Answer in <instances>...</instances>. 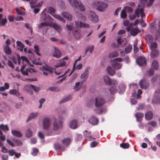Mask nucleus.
Wrapping results in <instances>:
<instances>
[{
    "label": "nucleus",
    "mask_w": 160,
    "mask_h": 160,
    "mask_svg": "<svg viewBox=\"0 0 160 160\" xmlns=\"http://www.w3.org/2000/svg\"><path fill=\"white\" fill-rule=\"evenodd\" d=\"M68 1L73 8H77L82 11L85 10V7L83 6L79 0H68Z\"/></svg>",
    "instance_id": "nucleus-1"
},
{
    "label": "nucleus",
    "mask_w": 160,
    "mask_h": 160,
    "mask_svg": "<svg viewBox=\"0 0 160 160\" xmlns=\"http://www.w3.org/2000/svg\"><path fill=\"white\" fill-rule=\"evenodd\" d=\"M90 102L94 103L96 107H98L103 106L105 103L106 101L103 97L99 96L96 98L95 100H91Z\"/></svg>",
    "instance_id": "nucleus-2"
},
{
    "label": "nucleus",
    "mask_w": 160,
    "mask_h": 160,
    "mask_svg": "<svg viewBox=\"0 0 160 160\" xmlns=\"http://www.w3.org/2000/svg\"><path fill=\"white\" fill-rule=\"evenodd\" d=\"M48 10L47 12L48 13H50L52 15L53 17L56 18L58 20L61 21L63 23L65 22V20L62 18L61 16L58 15L54 13L55 11V10L54 8L51 7H48Z\"/></svg>",
    "instance_id": "nucleus-3"
},
{
    "label": "nucleus",
    "mask_w": 160,
    "mask_h": 160,
    "mask_svg": "<svg viewBox=\"0 0 160 160\" xmlns=\"http://www.w3.org/2000/svg\"><path fill=\"white\" fill-rule=\"evenodd\" d=\"M95 4L97 6V9L100 11H104L108 6L107 3L102 2H96Z\"/></svg>",
    "instance_id": "nucleus-4"
},
{
    "label": "nucleus",
    "mask_w": 160,
    "mask_h": 160,
    "mask_svg": "<svg viewBox=\"0 0 160 160\" xmlns=\"http://www.w3.org/2000/svg\"><path fill=\"white\" fill-rule=\"evenodd\" d=\"M41 69L44 75H47L48 73L52 74L53 72V68L47 65L42 66Z\"/></svg>",
    "instance_id": "nucleus-5"
},
{
    "label": "nucleus",
    "mask_w": 160,
    "mask_h": 160,
    "mask_svg": "<svg viewBox=\"0 0 160 160\" xmlns=\"http://www.w3.org/2000/svg\"><path fill=\"white\" fill-rule=\"evenodd\" d=\"M139 85L142 89L146 90L149 88V83L147 80L143 79L139 81Z\"/></svg>",
    "instance_id": "nucleus-6"
},
{
    "label": "nucleus",
    "mask_w": 160,
    "mask_h": 160,
    "mask_svg": "<svg viewBox=\"0 0 160 160\" xmlns=\"http://www.w3.org/2000/svg\"><path fill=\"white\" fill-rule=\"evenodd\" d=\"M43 128L45 129H48L51 125L50 119L48 117L45 118L42 121Z\"/></svg>",
    "instance_id": "nucleus-7"
},
{
    "label": "nucleus",
    "mask_w": 160,
    "mask_h": 160,
    "mask_svg": "<svg viewBox=\"0 0 160 160\" xmlns=\"http://www.w3.org/2000/svg\"><path fill=\"white\" fill-rule=\"evenodd\" d=\"M89 17L90 19L93 22H97L98 21V16L92 11H90Z\"/></svg>",
    "instance_id": "nucleus-8"
},
{
    "label": "nucleus",
    "mask_w": 160,
    "mask_h": 160,
    "mask_svg": "<svg viewBox=\"0 0 160 160\" xmlns=\"http://www.w3.org/2000/svg\"><path fill=\"white\" fill-rule=\"evenodd\" d=\"M136 62L140 66L146 65V61L145 58L143 57H140L137 60Z\"/></svg>",
    "instance_id": "nucleus-9"
},
{
    "label": "nucleus",
    "mask_w": 160,
    "mask_h": 160,
    "mask_svg": "<svg viewBox=\"0 0 160 160\" xmlns=\"http://www.w3.org/2000/svg\"><path fill=\"white\" fill-rule=\"evenodd\" d=\"M88 122L93 125H97L98 122V120L94 116H92L89 119Z\"/></svg>",
    "instance_id": "nucleus-10"
},
{
    "label": "nucleus",
    "mask_w": 160,
    "mask_h": 160,
    "mask_svg": "<svg viewBox=\"0 0 160 160\" xmlns=\"http://www.w3.org/2000/svg\"><path fill=\"white\" fill-rule=\"evenodd\" d=\"M62 122L61 121L59 122V125L56 122H54L53 123V130L55 131H57L59 128H62Z\"/></svg>",
    "instance_id": "nucleus-11"
},
{
    "label": "nucleus",
    "mask_w": 160,
    "mask_h": 160,
    "mask_svg": "<svg viewBox=\"0 0 160 160\" xmlns=\"http://www.w3.org/2000/svg\"><path fill=\"white\" fill-rule=\"evenodd\" d=\"M152 103L154 104H160V96L155 95L152 100Z\"/></svg>",
    "instance_id": "nucleus-12"
},
{
    "label": "nucleus",
    "mask_w": 160,
    "mask_h": 160,
    "mask_svg": "<svg viewBox=\"0 0 160 160\" xmlns=\"http://www.w3.org/2000/svg\"><path fill=\"white\" fill-rule=\"evenodd\" d=\"M54 48L55 52L54 54L53 55V56L57 58H58L60 57L61 56V54L60 50L55 47H54Z\"/></svg>",
    "instance_id": "nucleus-13"
},
{
    "label": "nucleus",
    "mask_w": 160,
    "mask_h": 160,
    "mask_svg": "<svg viewBox=\"0 0 160 160\" xmlns=\"http://www.w3.org/2000/svg\"><path fill=\"white\" fill-rule=\"evenodd\" d=\"M17 47L18 50H19L20 51L22 52L23 48L25 46L21 42L17 41L16 42Z\"/></svg>",
    "instance_id": "nucleus-14"
},
{
    "label": "nucleus",
    "mask_w": 160,
    "mask_h": 160,
    "mask_svg": "<svg viewBox=\"0 0 160 160\" xmlns=\"http://www.w3.org/2000/svg\"><path fill=\"white\" fill-rule=\"evenodd\" d=\"M103 78L105 84L108 86L111 85V79L107 75L103 76Z\"/></svg>",
    "instance_id": "nucleus-15"
},
{
    "label": "nucleus",
    "mask_w": 160,
    "mask_h": 160,
    "mask_svg": "<svg viewBox=\"0 0 160 160\" xmlns=\"http://www.w3.org/2000/svg\"><path fill=\"white\" fill-rule=\"evenodd\" d=\"M107 71L108 73L111 76H113L115 74V70L112 69L111 66L107 67Z\"/></svg>",
    "instance_id": "nucleus-16"
},
{
    "label": "nucleus",
    "mask_w": 160,
    "mask_h": 160,
    "mask_svg": "<svg viewBox=\"0 0 160 160\" xmlns=\"http://www.w3.org/2000/svg\"><path fill=\"white\" fill-rule=\"evenodd\" d=\"M11 133L13 136L18 137L20 138L22 136V133L18 131L12 130L11 131Z\"/></svg>",
    "instance_id": "nucleus-17"
},
{
    "label": "nucleus",
    "mask_w": 160,
    "mask_h": 160,
    "mask_svg": "<svg viewBox=\"0 0 160 160\" xmlns=\"http://www.w3.org/2000/svg\"><path fill=\"white\" fill-rule=\"evenodd\" d=\"M70 127L72 129H75L77 126V122L76 120L72 121L70 123Z\"/></svg>",
    "instance_id": "nucleus-18"
},
{
    "label": "nucleus",
    "mask_w": 160,
    "mask_h": 160,
    "mask_svg": "<svg viewBox=\"0 0 160 160\" xmlns=\"http://www.w3.org/2000/svg\"><path fill=\"white\" fill-rule=\"evenodd\" d=\"M135 117L138 122H140L144 116L143 114L140 112L136 113L135 115Z\"/></svg>",
    "instance_id": "nucleus-19"
},
{
    "label": "nucleus",
    "mask_w": 160,
    "mask_h": 160,
    "mask_svg": "<svg viewBox=\"0 0 160 160\" xmlns=\"http://www.w3.org/2000/svg\"><path fill=\"white\" fill-rule=\"evenodd\" d=\"M71 140L70 138H66L62 140V143L65 146H68L71 143Z\"/></svg>",
    "instance_id": "nucleus-20"
},
{
    "label": "nucleus",
    "mask_w": 160,
    "mask_h": 160,
    "mask_svg": "<svg viewBox=\"0 0 160 160\" xmlns=\"http://www.w3.org/2000/svg\"><path fill=\"white\" fill-rule=\"evenodd\" d=\"M158 68V62L156 60H154L152 63L151 68L157 70Z\"/></svg>",
    "instance_id": "nucleus-21"
},
{
    "label": "nucleus",
    "mask_w": 160,
    "mask_h": 160,
    "mask_svg": "<svg viewBox=\"0 0 160 160\" xmlns=\"http://www.w3.org/2000/svg\"><path fill=\"white\" fill-rule=\"evenodd\" d=\"M9 93L11 94L16 95L18 97H19L20 95V93L16 89H13L11 90L9 92Z\"/></svg>",
    "instance_id": "nucleus-22"
},
{
    "label": "nucleus",
    "mask_w": 160,
    "mask_h": 160,
    "mask_svg": "<svg viewBox=\"0 0 160 160\" xmlns=\"http://www.w3.org/2000/svg\"><path fill=\"white\" fill-rule=\"evenodd\" d=\"M54 147L55 149L57 150L61 151H64V147L59 143L55 144Z\"/></svg>",
    "instance_id": "nucleus-23"
},
{
    "label": "nucleus",
    "mask_w": 160,
    "mask_h": 160,
    "mask_svg": "<svg viewBox=\"0 0 160 160\" xmlns=\"http://www.w3.org/2000/svg\"><path fill=\"white\" fill-rule=\"evenodd\" d=\"M145 117L146 119L150 120L152 119L153 117V114L151 111H149L145 114Z\"/></svg>",
    "instance_id": "nucleus-24"
},
{
    "label": "nucleus",
    "mask_w": 160,
    "mask_h": 160,
    "mask_svg": "<svg viewBox=\"0 0 160 160\" xmlns=\"http://www.w3.org/2000/svg\"><path fill=\"white\" fill-rule=\"evenodd\" d=\"M62 16L68 20L71 21L72 18V16L67 12H63L62 13Z\"/></svg>",
    "instance_id": "nucleus-25"
},
{
    "label": "nucleus",
    "mask_w": 160,
    "mask_h": 160,
    "mask_svg": "<svg viewBox=\"0 0 160 160\" xmlns=\"http://www.w3.org/2000/svg\"><path fill=\"white\" fill-rule=\"evenodd\" d=\"M138 28L137 27L133 28L131 30V34L132 35L135 36L139 32Z\"/></svg>",
    "instance_id": "nucleus-26"
},
{
    "label": "nucleus",
    "mask_w": 160,
    "mask_h": 160,
    "mask_svg": "<svg viewBox=\"0 0 160 160\" xmlns=\"http://www.w3.org/2000/svg\"><path fill=\"white\" fill-rule=\"evenodd\" d=\"M38 115V113L36 112L35 113H32L29 115L28 118L26 120L27 122H28L32 118H34L37 117Z\"/></svg>",
    "instance_id": "nucleus-27"
},
{
    "label": "nucleus",
    "mask_w": 160,
    "mask_h": 160,
    "mask_svg": "<svg viewBox=\"0 0 160 160\" xmlns=\"http://www.w3.org/2000/svg\"><path fill=\"white\" fill-rule=\"evenodd\" d=\"M112 66L115 69L117 70L119 69L122 67V64L116 62L112 63Z\"/></svg>",
    "instance_id": "nucleus-28"
},
{
    "label": "nucleus",
    "mask_w": 160,
    "mask_h": 160,
    "mask_svg": "<svg viewBox=\"0 0 160 160\" xmlns=\"http://www.w3.org/2000/svg\"><path fill=\"white\" fill-rule=\"evenodd\" d=\"M3 49L4 51L8 55L11 54L12 53L11 49L8 45H6L3 48Z\"/></svg>",
    "instance_id": "nucleus-29"
},
{
    "label": "nucleus",
    "mask_w": 160,
    "mask_h": 160,
    "mask_svg": "<svg viewBox=\"0 0 160 160\" xmlns=\"http://www.w3.org/2000/svg\"><path fill=\"white\" fill-rule=\"evenodd\" d=\"M31 73L32 72H35L34 71V70L31 68H28L26 69L25 71H22V73L25 75L27 76L28 75V72Z\"/></svg>",
    "instance_id": "nucleus-30"
},
{
    "label": "nucleus",
    "mask_w": 160,
    "mask_h": 160,
    "mask_svg": "<svg viewBox=\"0 0 160 160\" xmlns=\"http://www.w3.org/2000/svg\"><path fill=\"white\" fill-rule=\"evenodd\" d=\"M108 90L111 94L113 95L117 92V89L115 86H113L109 88Z\"/></svg>",
    "instance_id": "nucleus-31"
},
{
    "label": "nucleus",
    "mask_w": 160,
    "mask_h": 160,
    "mask_svg": "<svg viewBox=\"0 0 160 160\" xmlns=\"http://www.w3.org/2000/svg\"><path fill=\"white\" fill-rule=\"evenodd\" d=\"M90 69V67H88L85 70L84 72L82 73L81 76V78H83L86 77L88 74V70Z\"/></svg>",
    "instance_id": "nucleus-32"
},
{
    "label": "nucleus",
    "mask_w": 160,
    "mask_h": 160,
    "mask_svg": "<svg viewBox=\"0 0 160 160\" xmlns=\"http://www.w3.org/2000/svg\"><path fill=\"white\" fill-rule=\"evenodd\" d=\"M158 51L156 49L152 50L151 53V56L153 58L157 57L158 55Z\"/></svg>",
    "instance_id": "nucleus-33"
},
{
    "label": "nucleus",
    "mask_w": 160,
    "mask_h": 160,
    "mask_svg": "<svg viewBox=\"0 0 160 160\" xmlns=\"http://www.w3.org/2000/svg\"><path fill=\"white\" fill-rule=\"evenodd\" d=\"M52 27L58 32H60L61 31V26L56 23H53L52 25Z\"/></svg>",
    "instance_id": "nucleus-34"
},
{
    "label": "nucleus",
    "mask_w": 160,
    "mask_h": 160,
    "mask_svg": "<svg viewBox=\"0 0 160 160\" xmlns=\"http://www.w3.org/2000/svg\"><path fill=\"white\" fill-rule=\"evenodd\" d=\"M48 17L49 18H50L51 17L46 13L42 12L41 14V18L42 21H46V18Z\"/></svg>",
    "instance_id": "nucleus-35"
},
{
    "label": "nucleus",
    "mask_w": 160,
    "mask_h": 160,
    "mask_svg": "<svg viewBox=\"0 0 160 160\" xmlns=\"http://www.w3.org/2000/svg\"><path fill=\"white\" fill-rule=\"evenodd\" d=\"M73 35L75 38L77 39H79L81 37L80 32L78 30L75 31L73 33Z\"/></svg>",
    "instance_id": "nucleus-36"
},
{
    "label": "nucleus",
    "mask_w": 160,
    "mask_h": 160,
    "mask_svg": "<svg viewBox=\"0 0 160 160\" xmlns=\"http://www.w3.org/2000/svg\"><path fill=\"white\" fill-rule=\"evenodd\" d=\"M119 55L117 51H115L110 53L109 55V57L110 58H113L118 57Z\"/></svg>",
    "instance_id": "nucleus-37"
},
{
    "label": "nucleus",
    "mask_w": 160,
    "mask_h": 160,
    "mask_svg": "<svg viewBox=\"0 0 160 160\" xmlns=\"http://www.w3.org/2000/svg\"><path fill=\"white\" fill-rule=\"evenodd\" d=\"M119 88L120 89V93H123L125 91L126 88L125 85L122 83H121L119 84Z\"/></svg>",
    "instance_id": "nucleus-38"
},
{
    "label": "nucleus",
    "mask_w": 160,
    "mask_h": 160,
    "mask_svg": "<svg viewBox=\"0 0 160 160\" xmlns=\"http://www.w3.org/2000/svg\"><path fill=\"white\" fill-rule=\"evenodd\" d=\"M145 39L148 42H152L153 40V38L150 35H147L145 38Z\"/></svg>",
    "instance_id": "nucleus-39"
},
{
    "label": "nucleus",
    "mask_w": 160,
    "mask_h": 160,
    "mask_svg": "<svg viewBox=\"0 0 160 160\" xmlns=\"http://www.w3.org/2000/svg\"><path fill=\"white\" fill-rule=\"evenodd\" d=\"M12 140L17 146H21L22 144V143L19 140L15 139L14 138H12Z\"/></svg>",
    "instance_id": "nucleus-40"
},
{
    "label": "nucleus",
    "mask_w": 160,
    "mask_h": 160,
    "mask_svg": "<svg viewBox=\"0 0 160 160\" xmlns=\"http://www.w3.org/2000/svg\"><path fill=\"white\" fill-rule=\"evenodd\" d=\"M120 17L123 19H125L127 17V14L124 9L122 10L120 13Z\"/></svg>",
    "instance_id": "nucleus-41"
},
{
    "label": "nucleus",
    "mask_w": 160,
    "mask_h": 160,
    "mask_svg": "<svg viewBox=\"0 0 160 160\" xmlns=\"http://www.w3.org/2000/svg\"><path fill=\"white\" fill-rule=\"evenodd\" d=\"M26 137L28 138H30L32 137V132L31 131L30 129H28L27 130L25 133Z\"/></svg>",
    "instance_id": "nucleus-42"
},
{
    "label": "nucleus",
    "mask_w": 160,
    "mask_h": 160,
    "mask_svg": "<svg viewBox=\"0 0 160 160\" xmlns=\"http://www.w3.org/2000/svg\"><path fill=\"white\" fill-rule=\"evenodd\" d=\"M132 45L129 44L128 46L125 48V51L126 53H130L132 50Z\"/></svg>",
    "instance_id": "nucleus-43"
},
{
    "label": "nucleus",
    "mask_w": 160,
    "mask_h": 160,
    "mask_svg": "<svg viewBox=\"0 0 160 160\" xmlns=\"http://www.w3.org/2000/svg\"><path fill=\"white\" fill-rule=\"evenodd\" d=\"M120 146L121 148L123 149H127L129 147V144L128 143H123L120 144Z\"/></svg>",
    "instance_id": "nucleus-44"
},
{
    "label": "nucleus",
    "mask_w": 160,
    "mask_h": 160,
    "mask_svg": "<svg viewBox=\"0 0 160 160\" xmlns=\"http://www.w3.org/2000/svg\"><path fill=\"white\" fill-rule=\"evenodd\" d=\"M94 48V46H90V47H89L88 48H87V49H86V51H85V55L84 56L86 55L87 52L88 51H89L90 53H92V52L93 51Z\"/></svg>",
    "instance_id": "nucleus-45"
},
{
    "label": "nucleus",
    "mask_w": 160,
    "mask_h": 160,
    "mask_svg": "<svg viewBox=\"0 0 160 160\" xmlns=\"http://www.w3.org/2000/svg\"><path fill=\"white\" fill-rule=\"evenodd\" d=\"M79 26L81 28H89V25L88 24L83 23L80 22L79 23Z\"/></svg>",
    "instance_id": "nucleus-46"
},
{
    "label": "nucleus",
    "mask_w": 160,
    "mask_h": 160,
    "mask_svg": "<svg viewBox=\"0 0 160 160\" xmlns=\"http://www.w3.org/2000/svg\"><path fill=\"white\" fill-rule=\"evenodd\" d=\"M0 128L4 131L9 130L8 127L7 125L1 124L0 125Z\"/></svg>",
    "instance_id": "nucleus-47"
},
{
    "label": "nucleus",
    "mask_w": 160,
    "mask_h": 160,
    "mask_svg": "<svg viewBox=\"0 0 160 160\" xmlns=\"http://www.w3.org/2000/svg\"><path fill=\"white\" fill-rule=\"evenodd\" d=\"M25 27L27 29L30 30L31 34L33 32V29L32 27L30 26V24L28 23H26L25 24Z\"/></svg>",
    "instance_id": "nucleus-48"
},
{
    "label": "nucleus",
    "mask_w": 160,
    "mask_h": 160,
    "mask_svg": "<svg viewBox=\"0 0 160 160\" xmlns=\"http://www.w3.org/2000/svg\"><path fill=\"white\" fill-rule=\"evenodd\" d=\"M32 152H31V154L33 156H36L39 152V150L35 148H33L32 149Z\"/></svg>",
    "instance_id": "nucleus-49"
},
{
    "label": "nucleus",
    "mask_w": 160,
    "mask_h": 160,
    "mask_svg": "<svg viewBox=\"0 0 160 160\" xmlns=\"http://www.w3.org/2000/svg\"><path fill=\"white\" fill-rule=\"evenodd\" d=\"M7 22V20L6 18L2 19H0V26H4Z\"/></svg>",
    "instance_id": "nucleus-50"
},
{
    "label": "nucleus",
    "mask_w": 160,
    "mask_h": 160,
    "mask_svg": "<svg viewBox=\"0 0 160 160\" xmlns=\"http://www.w3.org/2000/svg\"><path fill=\"white\" fill-rule=\"evenodd\" d=\"M49 89L52 91L58 92L60 90L59 88L58 87H52L49 88Z\"/></svg>",
    "instance_id": "nucleus-51"
},
{
    "label": "nucleus",
    "mask_w": 160,
    "mask_h": 160,
    "mask_svg": "<svg viewBox=\"0 0 160 160\" xmlns=\"http://www.w3.org/2000/svg\"><path fill=\"white\" fill-rule=\"evenodd\" d=\"M90 133V132H88V131L86 130H85L84 132V134L85 137H86L88 138L89 139H90V140H92V137L91 136H90L89 134Z\"/></svg>",
    "instance_id": "nucleus-52"
},
{
    "label": "nucleus",
    "mask_w": 160,
    "mask_h": 160,
    "mask_svg": "<svg viewBox=\"0 0 160 160\" xmlns=\"http://www.w3.org/2000/svg\"><path fill=\"white\" fill-rule=\"evenodd\" d=\"M34 51L36 54L38 55V56H40V54L39 53V48L38 46L37 45H35L34 47Z\"/></svg>",
    "instance_id": "nucleus-53"
},
{
    "label": "nucleus",
    "mask_w": 160,
    "mask_h": 160,
    "mask_svg": "<svg viewBox=\"0 0 160 160\" xmlns=\"http://www.w3.org/2000/svg\"><path fill=\"white\" fill-rule=\"evenodd\" d=\"M30 86L31 88H32L33 90L36 92H38L40 89V88L39 87H37L32 85H30Z\"/></svg>",
    "instance_id": "nucleus-54"
},
{
    "label": "nucleus",
    "mask_w": 160,
    "mask_h": 160,
    "mask_svg": "<svg viewBox=\"0 0 160 160\" xmlns=\"http://www.w3.org/2000/svg\"><path fill=\"white\" fill-rule=\"evenodd\" d=\"M48 26V23L47 22H43L39 24L38 26V28H42L44 26Z\"/></svg>",
    "instance_id": "nucleus-55"
},
{
    "label": "nucleus",
    "mask_w": 160,
    "mask_h": 160,
    "mask_svg": "<svg viewBox=\"0 0 160 160\" xmlns=\"http://www.w3.org/2000/svg\"><path fill=\"white\" fill-rule=\"evenodd\" d=\"M157 47V43L156 42L152 43L150 46L151 49L155 48Z\"/></svg>",
    "instance_id": "nucleus-56"
},
{
    "label": "nucleus",
    "mask_w": 160,
    "mask_h": 160,
    "mask_svg": "<svg viewBox=\"0 0 160 160\" xmlns=\"http://www.w3.org/2000/svg\"><path fill=\"white\" fill-rule=\"evenodd\" d=\"M154 72V69L151 68L148 72V73L149 74V76H152Z\"/></svg>",
    "instance_id": "nucleus-57"
},
{
    "label": "nucleus",
    "mask_w": 160,
    "mask_h": 160,
    "mask_svg": "<svg viewBox=\"0 0 160 160\" xmlns=\"http://www.w3.org/2000/svg\"><path fill=\"white\" fill-rule=\"evenodd\" d=\"M118 81L115 79L111 80V85H113L116 86L118 85Z\"/></svg>",
    "instance_id": "nucleus-58"
},
{
    "label": "nucleus",
    "mask_w": 160,
    "mask_h": 160,
    "mask_svg": "<svg viewBox=\"0 0 160 160\" xmlns=\"http://www.w3.org/2000/svg\"><path fill=\"white\" fill-rule=\"evenodd\" d=\"M71 99L70 97H68L65 98L63 99L62 100L60 101V103H61L64 102H67Z\"/></svg>",
    "instance_id": "nucleus-59"
},
{
    "label": "nucleus",
    "mask_w": 160,
    "mask_h": 160,
    "mask_svg": "<svg viewBox=\"0 0 160 160\" xmlns=\"http://www.w3.org/2000/svg\"><path fill=\"white\" fill-rule=\"evenodd\" d=\"M6 141L9 145L11 146L12 147H13L15 146L14 144L9 139H7Z\"/></svg>",
    "instance_id": "nucleus-60"
},
{
    "label": "nucleus",
    "mask_w": 160,
    "mask_h": 160,
    "mask_svg": "<svg viewBox=\"0 0 160 160\" xmlns=\"http://www.w3.org/2000/svg\"><path fill=\"white\" fill-rule=\"evenodd\" d=\"M98 144V143L96 142H92L90 144V146L91 147L93 148L96 146Z\"/></svg>",
    "instance_id": "nucleus-61"
},
{
    "label": "nucleus",
    "mask_w": 160,
    "mask_h": 160,
    "mask_svg": "<svg viewBox=\"0 0 160 160\" xmlns=\"http://www.w3.org/2000/svg\"><path fill=\"white\" fill-rule=\"evenodd\" d=\"M1 159L2 160H8V156L7 155L3 154L2 156Z\"/></svg>",
    "instance_id": "nucleus-62"
},
{
    "label": "nucleus",
    "mask_w": 160,
    "mask_h": 160,
    "mask_svg": "<svg viewBox=\"0 0 160 160\" xmlns=\"http://www.w3.org/2000/svg\"><path fill=\"white\" fill-rule=\"evenodd\" d=\"M8 66L12 68H14V66L12 62L10 60H8Z\"/></svg>",
    "instance_id": "nucleus-63"
},
{
    "label": "nucleus",
    "mask_w": 160,
    "mask_h": 160,
    "mask_svg": "<svg viewBox=\"0 0 160 160\" xmlns=\"http://www.w3.org/2000/svg\"><path fill=\"white\" fill-rule=\"evenodd\" d=\"M32 144H34L37 142V139L36 138H33L30 140Z\"/></svg>",
    "instance_id": "nucleus-64"
}]
</instances>
